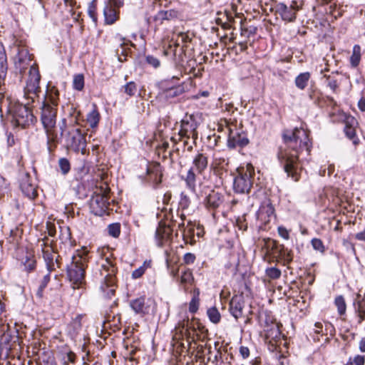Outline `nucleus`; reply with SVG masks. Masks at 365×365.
Returning <instances> with one entry per match:
<instances>
[{
    "instance_id": "f257e3e1",
    "label": "nucleus",
    "mask_w": 365,
    "mask_h": 365,
    "mask_svg": "<svg viewBox=\"0 0 365 365\" xmlns=\"http://www.w3.org/2000/svg\"><path fill=\"white\" fill-rule=\"evenodd\" d=\"M286 148L278 153V158L287 176L294 182H298L301 177L302 167L299 160L301 150L305 149L310 153L312 143L308 132L303 128H295L292 130H286L283 133Z\"/></svg>"
},
{
    "instance_id": "f03ea898",
    "label": "nucleus",
    "mask_w": 365,
    "mask_h": 365,
    "mask_svg": "<svg viewBox=\"0 0 365 365\" xmlns=\"http://www.w3.org/2000/svg\"><path fill=\"white\" fill-rule=\"evenodd\" d=\"M17 53L14 57V68L16 72L22 74L28 67H30L29 72V79L24 88L25 95L31 94V98L34 100L37 96V93L41 92L39 82L41 76L38 68L34 66H31V55L29 51L24 46H17Z\"/></svg>"
},
{
    "instance_id": "7ed1b4c3",
    "label": "nucleus",
    "mask_w": 365,
    "mask_h": 365,
    "mask_svg": "<svg viewBox=\"0 0 365 365\" xmlns=\"http://www.w3.org/2000/svg\"><path fill=\"white\" fill-rule=\"evenodd\" d=\"M88 251L84 250L72 257L68 267L67 273L73 289L82 288L85 284V269L87 263Z\"/></svg>"
},
{
    "instance_id": "20e7f679",
    "label": "nucleus",
    "mask_w": 365,
    "mask_h": 365,
    "mask_svg": "<svg viewBox=\"0 0 365 365\" xmlns=\"http://www.w3.org/2000/svg\"><path fill=\"white\" fill-rule=\"evenodd\" d=\"M37 93V96H36L33 101L31 98V94L25 95L24 98L26 102L23 103L15 104L11 108L12 113V123L15 126H19L22 128H26L34 123L35 120V117L33 115L31 108L29 107L31 103H34L36 98H38V93Z\"/></svg>"
},
{
    "instance_id": "39448f33",
    "label": "nucleus",
    "mask_w": 365,
    "mask_h": 365,
    "mask_svg": "<svg viewBox=\"0 0 365 365\" xmlns=\"http://www.w3.org/2000/svg\"><path fill=\"white\" fill-rule=\"evenodd\" d=\"M175 330L176 334L179 333L180 336L185 337L189 344L201 340L207 332V329L199 320L192 319L190 321L187 317L178 322Z\"/></svg>"
},
{
    "instance_id": "423d86ee",
    "label": "nucleus",
    "mask_w": 365,
    "mask_h": 365,
    "mask_svg": "<svg viewBox=\"0 0 365 365\" xmlns=\"http://www.w3.org/2000/svg\"><path fill=\"white\" fill-rule=\"evenodd\" d=\"M117 268L110 259L106 258L101 264L99 269V280L101 282V289L106 296L110 297L115 293V273Z\"/></svg>"
},
{
    "instance_id": "0eeeda50",
    "label": "nucleus",
    "mask_w": 365,
    "mask_h": 365,
    "mask_svg": "<svg viewBox=\"0 0 365 365\" xmlns=\"http://www.w3.org/2000/svg\"><path fill=\"white\" fill-rule=\"evenodd\" d=\"M237 175L234 179L233 187L237 193H249L253 184L255 168L250 163L241 165L237 170Z\"/></svg>"
},
{
    "instance_id": "6e6552de",
    "label": "nucleus",
    "mask_w": 365,
    "mask_h": 365,
    "mask_svg": "<svg viewBox=\"0 0 365 365\" xmlns=\"http://www.w3.org/2000/svg\"><path fill=\"white\" fill-rule=\"evenodd\" d=\"M208 158L205 153H198L193 157L192 165L183 179L187 187L193 193H196V174L201 175L207 168Z\"/></svg>"
},
{
    "instance_id": "1a4fd4ad",
    "label": "nucleus",
    "mask_w": 365,
    "mask_h": 365,
    "mask_svg": "<svg viewBox=\"0 0 365 365\" xmlns=\"http://www.w3.org/2000/svg\"><path fill=\"white\" fill-rule=\"evenodd\" d=\"M56 115L57 107L42 103L41 120L46 130L48 141L53 143L58 142V135L53 130L56 123Z\"/></svg>"
},
{
    "instance_id": "9d476101",
    "label": "nucleus",
    "mask_w": 365,
    "mask_h": 365,
    "mask_svg": "<svg viewBox=\"0 0 365 365\" xmlns=\"http://www.w3.org/2000/svg\"><path fill=\"white\" fill-rule=\"evenodd\" d=\"M65 144L67 149L83 153L86 146L84 133L78 128L70 127L65 135Z\"/></svg>"
},
{
    "instance_id": "9b49d317",
    "label": "nucleus",
    "mask_w": 365,
    "mask_h": 365,
    "mask_svg": "<svg viewBox=\"0 0 365 365\" xmlns=\"http://www.w3.org/2000/svg\"><path fill=\"white\" fill-rule=\"evenodd\" d=\"M109 190H106L101 192H95L90 200V208L91 212L98 216H102L106 213H108L110 202L108 197Z\"/></svg>"
},
{
    "instance_id": "f8f14e48",
    "label": "nucleus",
    "mask_w": 365,
    "mask_h": 365,
    "mask_svg": "<svg viewBox=\"0 0 365 365\" xmlns=\"http://www.w3.org/2000/svg\"><path fill=\"white\" fill-rule=\"evenodd\" d=\"M197 124L193 115H186L180 122V128L178 131V140H184V145H187V140L193 139V143L197 139Z\"/></svg>"
},
{
    "instance_id": "ddd939ff",
    "label": "nucleus",
    "mask_w": 365,
    "mask_h": 365,
    "mask_svg": "<svg viewBox=\"0 0 365 365\" xmlns=\"http://www.w3.org/2000/svg\"><path fill=\"white\" fill-rule=\"evenodd\" d=\"M41 248L43 258L45 261L48 272H52L58 267V255L54 252L52 242L47 237L39 241Z\"/></svg>"
},
{
    "instance_id": "4468645a",
    "label": "nucleus",
    "mask_w": 365,
    "mask_h": 365,
    "mask_svg": "<svg viewBox=\"0 0 365 365\" xmlns=\"http://www.w3.org/2000/svg\"><path fill=\"white\" fill-rule=\"evenodd\" d=\"M205 190H208V187L206 186L203 187L200 191L202 195H205L202 202L203 205L209 211H215L223 204L225 196L222 192L215 190H210L207 194Z\"/></svg>"
},
{
    "instance_id": "2eb2a0df",
    "label": "nucleus",
    "mask_w": 365,
    "mask_h": 365,
    "mask_svg": "<svg viewBox=\"0 0 365 365\" xmlns=\"http://www.w3.org/2000/svg\"><path fill=\"white\" fill-rule=\"evenodd\" d=\"M299 9L296 1H292L290 6L279 3L275 6V12L283 21L293 22L296 19V14Z\"/></svg>"
},
{
    "instance_id": "dca6fc26",
    "label": "nucleus",
    "mask_w": 365,
    "mask_h": 365,
    "mask_svg": "<svg viewBox=\"0 0 365 365\" xmlns=\"http://www.w3.org/2000/svg\"><path fill=\"white\" fill-rule=\"evenodd\" d=\"M173 229L163 223H159L155 230V241L158 246H163L164 243L169 241L171 238Z\"/></svg>"
},
{
    "instance_id": "f3484780",
    "label": "nucleus",
    "mask_w": 365,
    "mask_h": 365,
    "mask_svg": "<svg viewBox=\"0 0 365 365\" xmlns=\"http://www.w3.org/2000/svg\"><path fill=\"white\" fill-rule=\"evenodd\" d=\"M265 323L266 325L264 330L266 333V336L272 339L279 338L281 335L279 324L276 322L274 319H271L268 315H266Z\"/></svg>"
},
{
    "instance_id": "a211bd4d",
    "label": "nucleus",
    "mask_w": 365,
    "mask_h": 365,
    "mask_svg": "<svg viewBox=\"0 0 365 365\" xmlns=\"http://www.w3.org/2000/svg\"><path fill=\"white\" fill-rule=\"evenodd\" d=\"M249 143L247 138L238 132H232L229 128V136L227 140V146L230 148H235L237 147L243 148Z\"/></svg>"
},
{
    "instance_id": "6ab92c4d",
    "label": "nucleus",
    "mask_w": 365,
    "mask_h": 365,
    "mask_svg": "<svg viewBox=\"0 0 365 365\" xmlns=\"http://www.w3.org/2000/svg\"><path fill=\"white\" fill-rule=\"evenodd\" d=\"M20 187L22 192L29 199H34L37 195L36 187L30 182V177L28 174L21 178Z\"/></svg>"
},
{
    "instance_id": "aec40b11",
    "label": "nucleus",
    "mask_w": 365,
    "mask_h": 365,
    "mask_svg": "<svg viewBox=\"0 0 365 365\" xmlns=\"http://www.w3.org/2000/svg\"><path fill=\"white\" fill-rule=\"evenodd\" d=\"M130 306L137 314L144 315L150 311V306L145 302V297H140L131 300Z\"/></svg>"
},
{
    "instance_id": "412c9836",
    "label": "nucleus",
    "mask_w": 365,
    "mask_h": 365,
    "mask_svg": "<svg viewBox=\"0 0 365 365\" xmlns=\"http://www.w3.org/2000/svg\"><path fill=\"white\" fill-rule=\"evenodd\" d=\"M354 306L359 318L358 322L361 323L365 319V296L358 294L354 301Z\"/></svg>"
},
{
    "instance_id": "4be33fe9",
    "label": "nucleus",
    "mask_w": 365,
    "mask_h": 365,
    "mask_svg": "<svg viewBox=\"0 0 365 365\" xmlns=\"http://www.w3.org/2000/svg\"><path fill=\"white\" fill-rule=\"evenodd\" d=\"M148 174L150 180L153 181L155 186L160 184L162 180V168L159 163H155L148 168Z\"/></svg>"
},
{
    "instance_id": "5701e85b",
    "label": "nucleus",
    "mask_w": 365,
    "mask_h": 365,
    "mask_svg": "<svg viewBox=\"0 0 365 365\" xmlns=\"http://www.w3.org/2000/svg\"><path fill=\"white\" fill-rule=\"evenodd\" d=\"M58 96L59 93L58 89L55 86H50L48 85L42 103H46V104L57 107L59 99Z\"/></svg>"
},
{
    "instance_id": "b1692460",
    "label": "nucleus",
    "mask_w": 365,
    "mask_h": 365,
    "mask_svg": "<svg viewBox=\"0 0 365 365\" xmlns=\"http://www.w3.org/2000/svg\"><path fill=\"white\" fill-rule=\"evenodd\" d=\"M184 47V45L180 47L177 46L175 43H173V45L170 44L168 48L164 50L163 54L168 56L170 53H173L174 60L180 63L182 61L183 55L185 53Z\"/></svg>"
},
{
    "instance_id": "393cba45",
    "label": "nucleus",
    "mask_w": 365,
    "mask_h": 365,
    "mask_svg": "<svg viewBox=\"0 0 365 365\" xmlns=\"http://www.w3.org/2000/svg\"><path fill=\"white\" fill-rule=\"evenodd\" d=\"M243 301L240 297H232L230 303V312L237 319L242 315Z\"/></svg>"
},
{
    "instance_id": "a878e982",
    "label": "nucleus",
    "mask_w": 365,
    "mask_h": 365,
    "mask_svg": "<svg viewBox=\"0 0 365 365\" xmlns=\"http://www.w3.org/2000/svg\"><path fill=\"white\" fill-rule=\"evenodd\" d=\"M274 209L271 203L262 205L258 211V217L264 222L270 221L274 216Z\"/></svg>"
},
{
    "instance_id": "bb28decb",
    "label": "nucleus",
    "mask_w": 365,
    "mask_h": 365,
    "mask_svg": "<svg viewBox=\"0 0 365 365\" xmlns=\"http://www.w3.org/2000/svg\"><path fill=\"white\" fill-rule=\"evenodd\" d=\"M177 17V11L175 10H167V11H160L158 14L154 16V21L156 22H159V24H163V21L171 20Z\"/></svg>"
},
{
    "instance_id": "cd10ccee",
    "label": "nucleus",
    "mask_w": 365,
    "mask_h": 365,
    "mask_svg": "<svg viewBox=\"0 0 365 365\" xmlns=\"http://www.w3.org/2000/svg\"><path fill=\"white\" fill-rule=\"evenodd\" d=\"M103 14L105 17V22L107 24H113L118 18L117 10L114 9L107 4L104 7Z\"/></svg>"
},
{
    "instance_id": "c85d7f7f",
    "label": "nucleus",
    "mask_w": 365,
    "mask_h": 365,
    "mask_svg": "<svg viewBox=\"0 0 365 365\" xmlns=\"http://www.w3.org/2000/svg\"><path fill=\"white\" fill-rule=\"evenodd\" d=\"M139 349L134 345H128L125 346V350L123 353V356L125 360H129V361H137L139 356H135Z\"/></svg>"
},
{
    "instance_id": "c756f323",
    "label": "nucleus",
    "mask_w": 365,
    "mask_h": 365,
    "mask_svg": "<svg viewBox=\"0 0 365 365\" xmlns=\"http://www.w3.org/2000/svg\"><path fill=\"white\" fill-rule=\"evenodd\" d=\"M184 92V88L182 86H177L174 87H171L170 88L165 89L163 95L165 98L168 101H170L180 95L182 94Z\"/></svg>"
},
{
    "instance_id": "7c9ffc66",
    "label": "nucleus",
    "mask_w": 365,
    "mask_h": 365,
    "mask_svg": "<svg viewBox=\"0 0 365 365\" xmlns=\"http://www.w3.org/2000/svg\"><path fill=\"white\" fill-rule=\"evenodd\" d=\"M310 73L309 72L301 73L295 78V86L300 90H304L310 79Z\"/></svg>"
},
{
    "instance_id": "2f4dec72",
    "label": "nucleus",
    "mask_w": 365,
    "mask_h": 365,
    "mask_svg": "<svg viewBox=\"0 0 365 365\" xmlns=\"http://www.w3.org/2000/svg\"><path fill=\"white\" fill-rule=\"evenodd\" d=\"M86 120L91 128H96L98 125L100 120V114L95 106L93 110L88 113Z\"/></svg>"
},
{
    "instance_id": "473e14b6",
    "label": "nucleus",
    "mask_w": 365,
    "mask_h": 365,
    "mask_svg": "<svg viewBox=\"0 0 365 365\" xmlns=\"http://www.w3.org/2000/svg\"><path fill=\"white\" fill-rule=\"evenodd\" d=\"M355 122V119L354 118H351V120H349L346 123V125L344 128V132L346 133V135L350 139L353 140V143L354 144H356L357 142L354 139L356 136V131L355 128L351 125V123H354Z\"/></svg>"
},
{
    "instance_id": "72a5a7b5",
    "label": "nucleus",
    "mask_w": 365,
    "mask_h": 365,
    "mask_svg": "<svg viewBox=\"0 0 365 365\" xmlns=\"http://www.w3.org/2000/svg\"><path fill=\"white\" fill-rule=\"evenodd\" d=\"M194 281L192 272L190 269H187L183 271L180 277V282L182 285L186 286L187 284H192Z\"/></svg>"
},
{
    "instance_id": "f704fd0d",
    "label": "nucleus",
    "mask_w": 365,
    "mask_h": 365,
    "mask_svg": "<svg viewBox=\"0 0 365 365\" xmlns=\"http://www.w3.org/2000/svg\"><path fill=\"white\" fill-rule=\"evenodd\" d=\"M361 59V47L359 45H354L353 47L352 55L350 58V63L353 67H356Z\"/></svg>"
},
{
    "instance_id": "c9c22d12",
    "label": "nucleus",
    "mask_w": 365,
    "mask_h": 365,
    "mask_svg": "<svg viewBox=\"0 0 365 365\" xmlns=\"http://www.w3.org/2000/svg\"><path fill=\"white\" fill-rule=\"evenodd\" d=\"M225 16H226V21L222 23V27L225 29H230L231 28H235V24L236 23V19H240V24H241L242 23V19H240V16H232V14H228L227 13L225 14Z\"/></svg>"
},
{
    "instance_id": "e433bc0d",
    "label": "nucleus",
    "mask_w": 365,
    "mask_h": 365,
    "mask_svg": "<svg viewBox=\"0 0 365 365\" xmlns=\"http://www.w3.org/2000/svg\"><path fill=\"white\" fill-rule=\"evenodd\" d=\"M334 304L339 315H344L346 313V304L342 295H339L335 298Z\"/></svg>"
},
{
    "instance_id": "4c0bfd02",
    "label": "nucleus",
    "mask_w": 365,
    "mask_h": 365,
    "mask_svg": "<svg viewBox=\"0 0 365 365\" xmlns=\"http://www.w3.org/2000/svg\"><path fill=\"white\" fill-rule=\"evenodd\" d=\"M51 272H48V274H45L43 277V279L41 280V282L40 283V285L36 292V296L39 298H41L43 297V289L46 287V286L48 285V283L50 281V279H51L50 273Z\"/></svg>"
},
{
    "instance_id": "58836bf2",
    "label": "nucleus",
    "mask_w": 365,
    "mask_h": 365,
    "mask_svg": "<svg viewBox=\"0 0 365 365\" xmlns=\"http://www.w3.org/2000/svg\"><path fill=\"white\" fill-rule=\"evenodd\" d=\"M195 294L192 298L191 301L189 303V311L191 313H195L199 307V289H195Z\"/></svg>"
},
{
    "instance_id": "ea45409f",
    "label": "nucleus",
    "mask_w": 365,
    "mask_h": 365,
    "mask_svg": "<svg viewBox=\"0 0 365 365\" xmlns=\"http://www.w3.org/2000/svg\"><path fill=\"white\" fill-rule=\"evenodd\" d=\"M58 166L61 173L63 175H67L71 170V163L66 158H61L58 160Z\"/></svg>"
},
{
    "instance_id": "a19ab883",
    "label": "nucleus",
    "mask_w": 365,
    "mask_h": 365,
    "mask_svg": "<svg viewBox=\"0 0 365 365\" xmlns=\"http://www.w3.org/2000/svg\"><path fill=\"white\" fill-rule=\"evenodd\" d=\"M207 313L210 320L212 323L217 324L220 322L221 316L216 307H211L208 309Z\"/></svg>"
},
{
    "instance_id": "79ce46f5",
    "label": "nucleus",
    "mask_w": 365,
    "mask_h": 365,
    "mask_svg": "<svg viewBox=\"0 0 365 365\" xmlns=\"http://www.w3.org/2000/svg\"><path fill=\"white\" fill-rule=\"evenodd\" d=\"M73 88L77 91H82L84 88V76L83 74H76L73 76Z\"/></svg>"
},
{
    "instance_id": "37998d69",
    "label": "nucleus",
    "mask_w": 365,
    "mask_h": 365,
    "mask_svg": "<svg viewBox=\"0 0 365 365\" xmlns=\"http://www.w3.org/2000/svg\"><path fill=\"white\" fill-rule=\"evenodd\" d=\"M266 275L270 279H277L280 278L282 272L281 270L277 267H268L265 270Z\"/></svg>"
},
{
    "instance_id": "c03bdc74",
    "label": "nucleus",
    "mask_w": 365,
    "mask_h": 365,
    "mask_svg": "<svg viewBox=\"0 0 365 365\" xmlns=\"http://www.w3.org/2000/svg\"><path fill=\"white\" fill-rule=\"evenodd\" d=\"M228 165V160L224 157L215 155L213 159L212 165L216 168H225Z\"/></svg>"
},
{
    "instance_id": "a18cd8bd",
    "label": "nucleus",
    "mask_w": 365,
    "mask_h": 365,
    "mask_svg": "<svg viewBox=\"0 0 365 365\" xmlns=\"http://www.w3.org/2000/svg\"><path fill=\"white\" fill-rule=\"evenodd\" d=\"M125 93L129 96H133L137 92V86L135 82L130 81L127 83L122 88Z\"/></svg>"
},
{
    "instance_id": "49530a36",
    "label": "nucleus",
    "mask_w": 365,
    "mask_h": 365,
    "mask_svg": "<svg viewBox=\"0 0 365 365\" xmlns=\"http://www.w3.org/2000/svg\"><path fill=\"white\" fill-rule=\"evenodd\" d=\"M108 232L110 236L118 237L120 234V224L115 222L109 225L108 226Z\"/></svg>"
},
{
    "instance_id": "de8ad7c7",
    "label": "nucleus",
    "mask_w": 365,
    "mask_h": 365,
    "mask_svg": "<svg viewBox=\"0 0 365 365\" xmlns=\"http://www.w3.org/2000/svg\"><path fill=\"white\" fill-rule=\"evenodd\" d=\"M190 40L191 38L187 34L181 32L178 34V37L174 43L176 44L177 46H180V43H182L185 46V44L190 42Z\"/></svg>"
},
{
    "instance_id": "09e8293b",
    "label": "nucleus",
    "mask_w": 365,
    "mask_h": 365,
    "mask_svg": "<svg viewBox=\"0 0 365 365\" xmlns=\"http://www.w3.org/2000/svg\"><path fill=\"white\" fill-rule=\"evenodd\" d=\"M311 244L314 250L318 251L321 253H324L325 252V247L324 245L323 242L320 239L313 238L311 240Z\"/></svg>"
},
{
    "instance_id": "8fccbe9b",
    "label": "nucleus",
    "mask_w": 365,
    "mask_h": 365,
    "mask_svg": "<svg viewBox=\"0 0 365 365\" xmlns=\"http://www.w3.org/2000/svg\"><path fill=\"white\" fill-rule=\"evenodd\" d=\"M365 357L363 355H356L354 358L350 357L348 365H364Z\"/></svg>"
},
{
    "instance_id": "3c124183",
    "label": "nucleus",
    "mask_w": 365,
    "mask_h": 365,
    "mask_svg": "<svg viewBox=\"0 0 365 365\" xmlns=\"http://www.w3.org/2000/svg\"><path fill=\"white\" fill-rule=\"evenodd\" d=\"M165 262L166 266H175V264L178 262V258L175 257V255L172 252H169L168 251H165Z\"/></svg>"
},
{
    "instance_id": "603ef678",
    "label": "nucleus",
    "mask_w": 365,
    "mask_h": 365,
    "mask_svg": "<svg viewBox=\"0 0 365 365\" xmlns=\"http://www.w3.org/2000/svg\"><path fill=\"white\" fill-rule=\"evenodd\" d=\"M88 13L89 16L93 19L94 22L97 21L96 7V1H93L88 6Z\"/></svg>"
},
{
    "instance_id": "864d4df0",
    "label": "nucleus",
    "mask_w": 365,
    "mask_h": 365,
    "mask_svg": "<svg viewBox=\"0 0 365 365\" xmlns=\"http://www.w3.org/2000/svg\"><path fill=\"white\" fill-rule=\"evenodd\" d=\"M146 62L155 68H158L160 66V60L153 56H147Z\"/></svg>"
},
{
    "instance_id": "5fc2aeb1",
    "label": "nucleus",
    "mask_w": 365,
    "mask_h": 365,
    "mask_svg": "<svg viewBox=\"0 0 365 365\" xmlns=\"http://www.w3.org/2000/svg\"><path fill=\"white\" fill-rule=\"evenodd\" d=\"M196 256L191 252L185 253L183 256L182 261L185 264H192L195 262Z\"/></svg>"
},
{
    "instance_id": "6e6d98bb",
    "label": "nucleus",
    "mask_w": 365,
    "mask_h": 365,
    "mask_svg": "<svg viewBox=\"0 0 365 365\" xmlns=\"http://www.w3.org/2000/svg\"><path fill=\"white\" fill-rule=\"evenodd\" d=\"M314 333L316 336H314V340L319 341V335L322 334L323 335V325L321 322H316L314 324Z\"/></svg>"
},
{
    "instance_id": "4d7b16f0",
    "label": "nucleus",
    "mask_w": 365,
    "mask_h": 365,
    "mask_svg": "<svg viewBox=\"0 0 365 365\" xmlns=\"http://www.w3.org/2000/svg\"><path fill=\"white\" fill-rule=\"evenodd\" d=\"M76 359V354L73 351H69L66 354V356H64V364L68 365L69 362L74 363Z\"/></svg>"
},
{
    "instance_id": "13d9d810",
    "label": "nucleus",
    "mask_w": 365,
    "mask_h": 365,
    "mask_svg": "<svg viewBox=\"0 0 365 365\" xmlns=\"http://www.w3.org/2000/svg\"><path fill=\"white\" fill-rule=\"evenodd\" d=\"M108 5L113 7L114 9L117 10V9H119L120 6L123 5V0H109V1L107 3Z\"/></svg>"
},
{
    "instance_id": "bf43d9fd",
    "label": "nucleus",
    "mask_w": 365,
    "mask_h": 365,
    "mask_svg": "<svg viewBox=\"0 0 365 365\" xmlns=\"http://www.w3.org/2000/svg\"><path fill=\"white\" fill-rule=\"evenodd\" d=\"M145 272L144 267L141 266L138 269H135L132 273V277L133 279L140 278Z\"/></svg>"
},
{
    "instance_id": "052dcab7",
    "label": "nucleus",
    "mask_w": 365,
    "mask_h": 365,
    "mask_svg": "<svg viewBox=\"0 0 365 365\" xmlns=\"http://www.w3.org/2000/svg\"><path fill=\"white\" fill-rule=\"evenodd\" d=\"M278 234L280 237L285 240H288L289 238V231L284 227H279L277 229Z\"/></svg>"
},
{
    "instance_id": "680f3d73",
    "label": "nucleus",
    "mask_w": 365,
    "mask_h": 365,
    "mask_svg": "<svg viewBox=\"0 0 365 365\" xmlns=\"http://www.w3.org/2000/svg\"><path fill=\"white\" fill-rule=\"evenodd\" d=\"M169 274L174 279L178 278L179 269L175 267V266L167 267Z\"/></svg>"
},
{
    "instance_id": "e2e57ef3",
    "label": "nucleus",
    "mask_w": 365,
    "mask_h": 365,
    "mask_svg": "<svg viewBox=\"0 0 365 365\" xmlns=\"http://www.w3.org/2000/svg\"><path fill=\"white\" fill-rule=\"evenodd\" d=\"M240 354L243 359H247L250 356V350L247 347L242 346L240 348Z\"/></svg>"
},
{
    "instance_id": "0e129e2a",
    "label": "nucleus",
    "mask_w": 365,
    "mask_h": 365,
    "mask_svg": "<svg viewBox=\"0 0 365 365\" xmlns=\"http://www.w3.org/2000/svg\"><path fill=\"white\" fill-rule=\"evenodd\" d=\"M47 230L48 235L50 237H54L56 235V228L55 226L49 222L47 223Z\"/></svg>"
},
{
    "instance_id": "69168bd1",
    "label": "nucleus",
    "mask_w": 365,
    "mask_h": 365,
    "mask_svg": "<svg viewBox=\"0 0 365 365\" xmlns=\"http://www.w3.org/2000/svg\"><path fill=\"white\" fill-rule=\"evenodd\" d=\"M7 188V182L6 179L0 175V193L4 192Z\"/></svg>"
},
{
    "instance_id": "338daca9",
    "label": "nucleus",
    "mask_w": 365,
    "mask_h": 365,
    "mask_svg": "<svg viewBox=\"0 0 365 365\" xmlns=\"http://www.w3.org/2000/svg\"><path fill=\"white\" fill-rule=\"evenodd\" d=\"M281 255H282L284 260L287 263H289L292 260V257L291 255L290 252L284 250Z\"/></svg>"
},
{
    "instance_id": "774afa93",
    "label": "nucleus",
    "mask_w": 365,
    "mask_h": 365,
    "mask_svg": "<svg viewBox=\"0 0 365 365\" xmlns=\"http://www.w3.org/2000/svg\"><path fill=\"white\" fill-rule=\"evenodd\" d=\"M328 86L330 88V89L335 92L338 88V83L336 80L329 79L328 81Z\"/></svg>"
}]
</instances>
